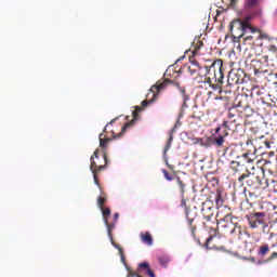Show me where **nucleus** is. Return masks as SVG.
<instances>
[{"mask_svg": "<svg viewBox=\"0 0 277 277\" xmlns=\"http://www.w3.org/2000/svg\"><path fill=\"white\" fill-rule=\"evenodd\" d=\"M224 63L222 60L214 61L211 66H205L202 76L205 80H197L198 83H208L214 92L222 93V84L224 83V70H223Z\"/></svg>", "mask_w": 277, "mask_h": 277, "instance_id": "nucleus-1", "label": "nucleus"}, {"mask_svg": "<svg viewBox=\"0 0 277 277\" xmlns=\"http://www.w3.org/2000/svg\"><path fill=\"white\" fill-rule=\"evenodd\" d=\"M235 129H237L235 121H224L221 126L214 129V133L212 134V145L215 146V148H224L226 137L230 135V131L235 133Z\"/></svg>", "mask_w": 277, "mask_h": 277, "instance_id": "nucleus-2", "label": "nucleus"}, {"mask_svg": "<svg viewBox=\"0 0 277 277\" xmlns=\"http://www.w3.org/2000/svg\"><path fill=\"white\" fill-rule=\"evenodd\" d=\"M241 38L243 47L254 49L255 47H263L262 40H269V35L263 32L260 28L252 26L251 31L245 34Z\"/></svg>", "mask_w": 277, "mask_h": 277, "instance_id": "nucleus-3", "label": "nucleus"}, {"mask_svg": "<svg viewBox=\"0 0 277 277\" xmlns=\"http://www.w3.org/2000/svg\"><path fill=\"white\" fill-rule=\"evenodd\" d=\"M251 21L252 16H246L242 21L236 19L230 23L229 29L234 40H241L248 31H252Z\"/></svg>", "mask_w": 277, "mask_h": 277, "instance_id": "nucleus-4", "label": "nucleus"}, {"mask_svg": "<svg viewBox=\"0 0 277 277\" xmlns=\"http://www.w3.org/2000/svg\"><path fill=\"white\" fill-rule=\"evenodd\" d=\"M100 150L96 149L91 156V171L93 174L94 183L97 185V187H101V183L98 182V172H102V170H105L107 168V164L109 163V160L107 159V153L103 151L102 158H98Z\"/></svg>", "mask_w": 277, "mask_h": 277, "instance_id": "nucleus-5", "label": "nucleus"}, {"mask_svg": "<svg viewBox=\"0 0 277 277\" xmlns=\"http://www.w3.org/2000/svg\"><path fill=\"white\" fill-rule=\"evenodd\" d=\"M102 211V215H103V220H104V224L107 228V235L110 239L111 246H114V248H116L119 251V254L121 256V261L122 263H126V259H124V250H122V247H120V245L115 243L114 241V234H111L114 232V228H116V223H109V217L111 216V209L109 208H100Z\"/></svg>", "mask_w": 277, "mask_h": 277, "instance_id": "nucleus-6", "label": "nucleus"}, {"mask_svg": "<svg viewBox=\"0 0 277 277\" xmlns=\"http://www.w3.org/2000/svg\"><path fill=\"white\" fill-rule=\"evenodd\" d=\"M238 183L241 187H243V185H247L248 187H261L263 185V180L261 179V176L254 173H250V171L247 170L246 173H242L238 177Z\"/></svg>", "mask_w": 277, "mask_h": 277, "instance_id": "nucleus-7", "label": "nucleus"}, {"mask_svg": "<svg viewBox=\"0 0 277 277\" xmlns=\"http://www.w3.org/2000/svg\"><path fill=\"white\" fill-rule=\"evenodd\" d=\"M247 222L250 228H259V226H267V213L253 212L247 215Z\"/></svg>", "mask_w": 277, "mask_h": 277, "instance_id": "nucleus-8", "label": "nucleus"}, {"mask_svg": "<svg viewBox=\"0 0 277 277\" xmlns=\"http://www.w3.org/2000/svg\"><path fill=\"white\" fill-rule=\"evenodd\" d=\"M216 224L222 228L224 235H230L236 223L233 222V214L228 213L222 219L217 212Z\"/></svg>", "mask_w": 277, "mask_h": 277, "instance_id": "nucleus-9", "label": "nucleus"}, {"mask_svg": "<svg viewBox=\"0 0 277 277\" xmlns=\"http://www.w3.org/2000/svg\"><path fill=\"white\" fill-rule=\"evenodd\" d=\"M245 10L248 13L247 16H251V18L261 16V12L263 11L261 8V0H246Z\"/></svg>", "mask_w": 277, "mask_h": 277, "instance_id": "nucleus-10", "label": "nucleus"}, {"mask_svg": "<svg viewBox=\"0 0 277 277\" xmlns=\"http://www.w3.org/2000/svg\"><path fill=\"white\" fill-rule=\"evenodd\" d=\"M268 64H269V55H263L260 58L252 60V66L254 68V74L259 75L261 72H267Z\"/></svg>", "mask_w": 277, "mask_h": 277, "instance_id": "nucleus-11", "label": "nucleus"}, {"mask_svg": "<svg viewBox=\"0 0 277 277\" xmlns=\"http://www.w3.org/2000/svg\"><path fill=\"white\" fill-rule=\"evenodd\" d=\"M243 79H246L243 69L232 70L228 74V81H232L235 85H241V83H243Z\"/></svg>", "mask_w": 277, "mask_h": 277, "instance_id": "nucleus-12", "label": "nucleus"}, {"mask_svg": "<svg viewBox=\"0 0 277 277\" xmlns=\"http://www.w3.org/2000/svg\"><path fill=\"white\" fill-rule=\"evenodd\" d=\"M181 207L185 208L188 226L190 228L192 234L196 235V225H194L195 216L190 215V211L189 208H187V201L185 200V196L182 197Z\"/></svg>", "mask_w": 277, "mask_h": 277, "instance_id": "nucleus-13", "label": "nucleus"}, {"mask_svg": "<svg viewBox=\"0 0 277 277\" xmlns=\"http://www.w3.org/2000/svg\"><path fill=\"white\" fill-rule=\"evenodd\" d=\"M187 70L192 75V77H194V75H199V77H201L202 79V72L205 70V67H200L198 61L189 58V65L187 66Z\"/></svg>", "mask_w": 277, "mask_h": 277, "instance_id": "nucleus-14", "label": "nucleus"}, {"mask_svg": "<svg viewBox=\"0 0 277 277\" xmlns=\"http://www.w3.org/2000/svg\"><path fill=\"white\" fill-rule=\"evenodd\" d=\"M174 81L170 79L159 80L156 84L151 87V92H161L168 88V85H174Z\"/></svg>", "mask_w": 277, "mask_h": 277, "instance_id": "nucleus-15", "label": "nucleus"}, {"mask_svg": "<svg viewBox=\"0 0 277 277\" xmlns=\"http://www.w3.org/2000/svg\"><path fill=\"white\" fill-rule=\"evenodd\" d=\"M215 214L213 207L207 206V203H202L201 215L206 220V222H211V219Z\"/></svg>", "mask_w": 277, "mask_h": 277, "instance_id": "nucleus-16", "label": "nucleus"}, {"mask_svg": "<svg viewBox=\"0 0 277 277\" xmlns=\"http://www.w3.org/2000/svg\"><path fill=\"white\" fill-rule=\"evenodd\" d=\"M174 88H177L179 92L182 94L183 97V104L182 107L185 108L187 107V102L189 101V95H187V90L185 87H181V83L174 82L173 83Z\"/></svg>", "mask_w": 277, "mask_h": 277, "instance_id": "nucleus-17", "label": "nucleus"}, {"mask_svg": "<svg viewBox=\"0 0 277 277\" xmlns=\"http://www.w3.org/2000/svg\"><path fill=\"white\" fill-rule=\"evenodd\" d=\"M100 140V148L103 149V153H107V144L111 142V137L107 136V134L101 133L98 135Z\"/></svg>", "mask_w": 277, "mask_h": 277, "instance_id": "nucleus-18", "label": "nucleus"}, {"mask_svg": "<svg viewBox=\"0 0 277 277\" xmlns=\"http://www.w3.org/2000/svg\"><path fill=\"white\" fill-rule=\"evenodd\" d=\"M209 238L203 245V248H206V250H211V248H209V243H211V241H213V239L217 237V228L209 227Z\"/></svg>", "mask_w": 277, "mask_h": 277, "instance_id": "nucleus-19", "label": "nucleus"}, {"mask_svg": "<svg viewBox=\"0 0 277 277\" xmlns=\"http://www.w3.org/2000/svg\"><path fill=\"white\" fill-rule=\"evenodd\" d=\"M140 238L146 246H153V235H150V232L141 233Z\"/></svg>", "mask_w": 277, "mask_h": 277, "instance_id": "nucleus-20", "label": "nucleus"}, {"mask_svg": "<svg viewBox=\"0 0 277 277\" xmlns=\"http://www.w3.org/2000/svg\"><path fill=\"white\" fill-rule=\"evenodd\" d=\"M229 235H234V237H236L237 239H241V237L243 236V228H241V225H238L236 223Z\"/></svg>", "mask_w": 277, "mask_h": 277, "instance_id": "nucleus-21", "label": "nucleus"}, {"mask_svg": "<svg viewBox=\"0 0 277 277\" xmlns=\"http://www.w3.org/2000/svg\"><path fill=\"white\" fill-rule=\"evenodd\" d=\"M230 169L237 174L238 172H241L243 170V164H241V162L239 161H232Z\"/></svg>", "mask_w": 277, "mask_h": 277, "instance_id": "nucleus-22", "label": "nucleus"}, {"mask_svg": "<svg viewBox=\"0 0 277 277\" xmlns=\"http://www.w3.org/2000/svg\"><path fill=\"white\" fill-rule=\"evenodd\" d=\"M259 256L264 259V256H267L269 254V245H262L258 251Z\"/></svg>", "mask_w": 277, "mask_h": 277, "instance_id": "nucleus-23", "label": "nucleus"}, {"mask_svg": "<svg viewBox=\"0 0 277 277\" xmlns=\"http://www.w3.org/2000/svg\"><path fill=\"white\" fill-rule=\"evenodd\" d=\"M158 261L162 267H168V264L170 263L171 259L170 255H160L158 256Z\"/></svg>", "mask_w": 277, "mask_h": 277, "instance_id": "nucleus-24", "label": "nucleus"}, {"mask_svg": "<svg viewBox=\"0 0 277 277\" xmlns=\"http://www.w3.org/2000/svg\"><path fill=\"white\" fill-rule=\"evenodd\" d=\"M176 183L180 187L181 196L183 198V196H185V187H186L185 182L181 180V177L176 176Z\"/></svg>", "mask_w": 277, "mask_h": 277, "instance_id": "nucleus-25", "label": "nucleus"}, {"mask_svg": "<svg viewBox=\"0 0 277 277\" xmlns=\"http://www.w3.org/2000/svg\"><path fill=\"white\" fill-rule=\"evenodd\" d=\"M214 200H215V205H216L217 209H220V207L224 206V199H222V193L217 192L215 194Z\"/></svg>", "mask_w": 277, "mask_h": 277, "instance_id": "nucleus-26", "label": "nucleus"}, {"mask_svg": "<svg viewBox=\"0 0 277 277\" xmlns=\"http://www.w3.org/2000/svg\"><path fill=\"white\" fill-rule=\"evenodd\" d=\"M202 47H205V43L200 40H198L196 43H194L193 54L198 55V51H200V49H202Z\"/></svg>", "mask_w": 277, "mask_h": 277, "instance_id": "nucleus-27", "label": "nucleus"}, {"mask_svg": "<svg viewBox=\"0 0 277 277\" xmlns=\"http://www.w3.org/2000/svg\"><path fill=\"white\" fill-rule=\"evenodd\" d=\"M105 202H107V196L103 195L97 198V205L100 209H103L105 207Z\"/></svg>", "mask_w": 277, "mask_h": 277, "instance_id": "nucleus-28", "label": "nucleus"}, {"mask_svg": "<svg viewBox=\"0 0 277 277\" xmlns=\"http://www.w3.org/2000/svg\"><path fill=\"white\" fill-rule=\"evenodd\" d=\"M140 111H142V107L135 106V110L132 111V116H133L132 122H135V120H137V118L140 117Z\"/></svg>", "mask_w": 277, "mask_h": 277, "instance_id": "nucleus-29", "label": "nucleus"}, {"mask_svg": "<svg viewBox=\"0 0 277 277\" xmlns=\"http://www.w3.org/2000/svg\"><path fill=\"white\" fill-rule=\"evenodd\" d=\"M233 146H235L234 144H229L228 146H226L223 149V156L225 157V155H229L233 156Z\"/></svg>", "mask_w": 277, "mask_h": 277, "instance_id": "nucleus-30", "label": "nucleus"}, {"mask_svg": "<svg viewBox=\"0 0 277 277\" xmlns=\"http://www.w3.org/2000/svg\"><path fill=\"white\" fill-rule=\"evenodd\" d=\"M172 140H173V136H172V134L169 136V140H168V142H167V144H166V146H164V155L170 150V147L172 146Z\"/></svg>", "mask_w": 277, "mask_h": 277, "instance_id": "nucleus-31", "label": "nucleus"}, {"mask_svg": "<svg viewBox=\"0 0 277 277\" xmlns=\"http://www.w3.org/2000/svg\"><path fill=\"white\" fill-rule=\"evenodd\" d=\"M162 173H163L164 179H166L167 181H174V177H172V175H170V173L168 172V170L162 169Z\"/></svg>", "mask_w": 277, "mask_h": 277, "instance_id": "nucleus-32", "label": "nucleus"}, {"mask_svg": "<svg viewBox=\"0 0 277 277\" xmlns=\"http://www.w3.org/2000/svg\"><path fill=\"white\" fill-rule=\"evenodd\" d=\"M138 269H150V264H148L147 262H143L141 264H138Z\"/></svg>", "mask_w": 277, "mask_h": 277, "instance_id": "nucleus-33", "label": "nucleus"}, {"mask_svg": "<svg viewBox=\"0 0 277 277\" xmlns=\"http://www.w3.org/2000/svg\"><path fill=\"white\" fill-rule=\"evenodd\" d=\"M249 157H250V154H248V153L242 154V158L245 159V161L247 163H252V159H250Z\"/></svg>", "mask_w": 277, "mask_h": 277, "instance_id": "nucleus-34", "label": "nucleus"}, {"mask_svg": "<svg viewBox=\"0 0 277 277\" xmlns=\"http://www.w3.org/2000/svg\"><path fill=\"white\" fill-rule=\"evenodd\" d=\"M274 259H277V252H273L271 256L267 258L266 263H269V261H274Z\"/></svg>", "mask_w": 277, "mask_h": 277, "instance_id": "nucleus-35", "label": "nucleus"}, {"mask_svg": "<svg viewBox=\"0 0 277 277\" xmlns=\"http://www.w3.org/2000/svg\"><path fill=\"white\" fill-rule=\"evenodd\" d=\"M116 120H117V119L110 120V121L105 126V128H104V130H103V133H107V128L109 127V124H114V122H116Z\"/></svg>", "mask_w": 277, "mask_h": 277, "instance_id": "nucleus-36", "label": "nucleus"}, {"mask_svg": "<svg viewBox=\"0 0 277 277\" xmlns=\"http://www.w3.org/2000/svg\"><path fill=\"white\" fill-rule=\"evenodd\" d=\"M118 217H120V214L119 213H115L114 214V222H113V224H115V226L118 223Z\"/></svg>", "mask_w": 277, "mask_h": 277, "instance_id": "nucleus-37", "label": "nucleus"}, {"mask_svg": "<svg viewBox=\"0 0 277 277\" xmlns=\"http://www.w3.org/2000/svg\"><path fill=\"white\" fill-rule=\"evenodd\" d=\"M146 274H147V276H149V277H156V276H155V272H153V269H150V268H148V269L146 271Z\"/></svg>", "mask_w": 277, "mask_h": 277, "instance_id": "nucleus-38", "label": "nucleus"}, {"mask_svg": "<svg viewBox=\"0 0 277 277\" xmlns=\"http://www.w3.org/2000/svg\"><path fill=\"white\" fill-rule=\"evenodd\" d=\"M129 127H131V123L127 122L121 130V133H124L127 131V129H129Z\"/></svg>", "mask_w": 277, "mask_h": 277, "instance_id": "nucleus-39", "label": "nucleus"}, {"mask_svg": "<svg viewBox=\"0 0 277 277\" xmlns=\"http://www.w3.org/2000/svg\"><path fill=\"white\" fill-rule=\"evenodd\" d=\"M127 277H142V276L137 275V273L130 272Z\"/></svg>", "mask_w": 277, "mask_h": 277, "instance_id": "nucleus-40", "label": "nucleus"}, {"mask_svg": "<svg viewBox=\"0 0 277 277\" xmlns=\"http://www.w3.org/2000/svg\"><path fill=\"white\" fill-rule=\"evenodd\" d=\"M201 146H206L207 148L211 146V138H208L207 143H201Z\"/></svg>", "mask_w": 277, "mask_h": 277, "instance_id": "nucleus-41", "label": "nucleus"}, {"mask_svg": "<svg viewBox=\"0 0 277 277\" xmlns=\"http://www.w3.org/2000/svg\"><path fill=\"white\" fill-rule=\"evenodd\" d=\"M150 102H148V101H143L142 103H141V105H142V107H148V104H149Z\"/></svg>", "mask_w": 277, "mask_h": 277, "instance_id": "nucleus-42", "label": "nucleus"}, {"mask_svg": "<svg viewBox=\"0 0 277 277\" xmlns=\"http://www.w3.org/2000/svg\"><path fill=\"white\" fill-rule=\"evenodd\" d=\"M264 146H265L266 148H271L269 142L264 141Z\"/></svg>", "mask_w": 277, "mask_h": 277, "instance_id": "nucleus-43", "label": "nucleus"}, {"mask_svg": "<svg viewBox=\"0 0 277 277\" xmlns=\"http://www.w3.org/2000/svg\"><path fill=\"white\" fill-rule=\"evenodd\" d=\"M237 1H239V0H232L230 1L232 5H235V3H237Z\"/></svg>", "mask_w": 277, "mask_h": 277, "instance_id": "nucleus-44", "label": "nucleus"}, {"mask_svg": "<svg viewBox=\"0 0 277 277\" xmlns=\"http://www.w3.org/2000/svg\"><path fill=\"white\" fill-rule=\"evenodd\" d=\"M267 163H272V161H267V160H265V166H267Z\"/></svg>", "mask_w": 277, "mask_h": 277, "instance_id": "nucleus-45", "label": "nucleus"}, {"mask_svg": "<svg viewBox=\"0 0 277 277\" xmlns=\"http://www.w3.org/2000/svg\"><path fill=\"white\" fill-rule=\"evenodd\" d=\"M211 94H213V92L209 91V92H208V95L211 96Z\"/></svg>", "mask_w": 277, "mask_h": 277, "instance_id": "nucleus-46", "label": "nucleus"}, {"mask_svg": "<svg viewBox=\"0 0 277 277\" xmlns=\"http://www.w3.org/2000/svg\"><path fill=\"white\" fill-rule=\"evenodd\" d=\"M175 72V75H177V77H179V71H174Z\"/></svg>", "mask_w": 277, "mask_h": 277, "instance_id": "nucleus-47", "label": "nucleus"}, {"mask_svg": "<svg viewBox=\"0 0 277 277\" xmlns=\"http://www.w3.org/2000/svg\"><path fill=\"white\" fill-rule=\"evenodd\" d=\"M113 138L116 140V135H114Z\"/></svg>", "mask_w": 277, "mask_h": 277, "instance_id": "nucleus-48", "label": "nucleus"}, {"mask_svg": "<svg viewBox=\"0 0 277 277\" xmlns=\"http://www.w3.org/2000/svg\"><path fill=\"white\" fill-rule=\"evenodd\" d=\"M170 72V70H167V75Z\"/></svg>", "mask_w": 277, "mask_h": 277, "instance_id": "nucleus-49", "label": "nucleus"}, {"mask_svg": "<svg viewBox=\"0 0 277 277\" xmlns=\"http://www.w3.org/2000/svg\"><path fill=\"white\" fill-rule=\"evenodd\" d=\"M248 36H252V34H248Z\"/></svg>", "mask_w": 277, "mask_h": 277, "instance_id": "nucleus-50", "label": "nucleus"}]
</instances>
